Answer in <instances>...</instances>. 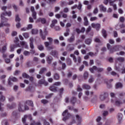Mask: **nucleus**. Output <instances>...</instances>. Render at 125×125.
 Listing matches in <instances>:
<instances>
[{"mask_svg":"<svg viewBox=\"0 0 125 125\" xmlns=\"http://www.w3.org/2000/svg\"><path fill=\"white\" fill-rule=\"evenodd\" d=\"M107 48L108 50H109L110 53H113L116 51H119V50H122V49H124L125 50V46L122 47V45H116L114 47L111 46V45L109 43L107 44Z\"/></svg>","mask_w":125,"mask_h":125,"instance_id":"1","label":"nucleus"},{"mask_svg":"<svg viewBox=\"0 0 125 125\" xmlns=\"http://www.w3.org/2000/svg\"><path fill=\"white\" fill-rule=\"evenodd\" d=\"M19 39L18 37L15 38V40L14 41V43L15 44L12 45L10 46V51L12 52V51H14V48H17V47H21L20 44H19Z\"/></svg>","mask_w":125,"mask_h":125,"instance_id":"2","label":"nucleus"},{"mask_svg":"<svg viewBox=\"0 0 125 125\" xmlns=\"http://www.w3.org/2000/svg\"><path fill=\"white\" fill-rule=\"evenodd\" d=\"M12 15V13L11 11H9L8 12H3L0 15V18L1 19H2V21L3 20V19L5 20V21H7L8 20L7 18H5V17H4V16H8L9 17H10V16H11Z\"/></svg>","mask_w":125,"mask_h":125,"instance_id":"3","label":"nucleus"},{"mask_svg":"<svg viewBox=\"0 0 125 125\" xmlns=\"http://www.w3.org/2000/svg\"><path fill=\"white\" fill-rule=\"evenodd\" d=\"M62 116L63 117L62 119V121L63 122H66V121H68L69 119L71 117V114L69 113L68 112V110H65L63 113H62Z\"/></svg>","mask_w":125,"mask_h":125,"instance_id":"4","label":"nucleus"},{"mask_svg":"<svg viewBox=\"0 0 125 125\" xmlns=\"http://www.w3.org/2000/svg\"><path fill=\"white\" fill-rule=\"evenodd\" d=\"M0 101L1 102H4L5 101V97L2 95V92H0ZM4 108L1 106V103H0V111L2 112Z\"/></svg>","mask_w":125,"mask_h":125,"instance_id":"5","label":"nucleus"},{"mask_svg":"<svg viewBox=\"0 0 125 125\" xmlns=\"http://www.w3.org/2000/svg\"><path fill=\"white\" fill-rule=\"evenodd\" d=\"M40 36L41 37V39L44 41L45 40L46 35H47V32L46 31V30L45 29L44 31V32H42V29L40 30Z\"/></svg>","mask_w":125,"mask_h":125,"instance_id":"6","label":"nucleus"},{"mask_svg":"<svg viewBox=\"0 0 125 125\" xmlns=\"http://www.w3.org/2000/svg\"><path fill=\"white\" fill-rule=\"evenodd\" d=\"M94 70L98 71V72H103L104 69L103 68H98L96 66H93L92 68H89V71L91 73H93Z\"/></svg>","mask_w":125,"mask_h":125,"instance_id":"7","label":"nucleus"},{"mask_svg":"<svg viewBox=\"0 0 125 125\" xmlns=\"http://www.w3.org/2000/svg\"><path fill=\"white\" fill-rule=\"evenodd\" d=\"M27 118H28L29 120H32V115L30 114H29L28 115H24V117L22 119V122L23 124L24 125H28V124L26 123V119Z\"/></svg>","mask_w":125,"mask_h":125,"instance_id":"8","label":"nucleus"},{"mask_svg":"<svg viewBox=\"0 0 125 125\" xmlns=\"http://www.w3.org/2000/svg\"><path fill=\"white\" fill-rule=\"evenodd\" d=\"M30 10L32 12V16L33 19H37V12L35 11V7L31 6L30 8Z\"/></svg>","mask_w":125,"mask_h":125,"instance_id":"9","label":"nucleus"},{"mask_svg":"<svg viewBox=\"0 0 125 125\" xmlns=\"http://www.w3.org/2000/svg\"><path fill=\"white\" fill-rule=\"evenodd\" d=\"M18 110L19 112H24L25 111L24 104L23 103H19Z\"/></svg>","mask_w":125,"mask_h":125,"instance_id":"10","label":"nucleus"},{"mask_svg":"<svg viewBox=\"0 0 125 125\" xmlns=\"http://www.w3.org/2000/svg\"><path fill=\"white\" fill-rule=\"evenodd\" d=\"M90 94L91 95V97H92L91 100L92 102L94 103L96 101H97V96L96 95H94V92H90Z\"/></svg>","mask_w":125,"mask_h":125,"instance_id":"11","label":"nucleus"},{"mask_svg":"<svg viewBox=\"0 0 125 125\" xmlns=\"http://www.w3.org/2000/svg\"><path fill=\"white\" fill-rule=\"evenodd\" d=\"M91 25L92 27V28L96 29L98 31V30H99V29H100V24L99 23H91Z\"/></svg>","mask_w":125,"mask_h":125,"instance_id":"12","label":"nucleus"},{"mask_svg":"<svg viewBox=\"0 0 125 125\" xmlns=\"http://www.w3.org/2000/svg\"><path fill=\"white\" fill-rule=\"evenodd\" d=\"M107 98V93H104L100 95V99L101 101H104Z\"/></svg>","mask_w":125,"mask_h":125,"instance_id":"13","label":"nucleus"},{"mask_svg":"<svg viewBox=\"0 0 125 125\" xmlns=\"http://www.w3.org/2000/svg\"><path fill=\"white\" fill-rule=\"evenodd\" d=\"M67 50L68 51H72L75 49V46L73 44H69L67 45Z\"/></svg>","mask_w":125,"mask_h":125,"instance_id":"14","label":"nucleus"},{"mask_svg":"<svg viewBox=\"0 0 125 125\" xmlns=\"http://www.w3.org/2000/svg\"><path fill=\"white\" fill-rule=\"evenodd\" d=\"M4 22H6L5 21V20L4 19H1V23H0V28L1 27H3V26H10V24H9V23H6V24H4Z\"/></svg>","mask_w":125,"mask_h":125,"instance_id":"15","label":"nucleus"},{"mask_svg":"<svg viewBox=\"0 0 125 125\" xmlns=\"http://www.w3.org/2000/svg\"><path fill=\"white\" fill-rule=\"evenodd\" d=\"M50 54L54 57H57L58 56V52L55 50H53L51 51Z\"/></svg>","mask_w":125,"mask_h":125,"instance_id":"16","label":"nucleus"},{"mask_svg":"<svg viewBox=\"0 0 125 125\" xmlns=\"http://www.w3.org/2000/svg\"><path fill=\"white\" fill-rule=\"evenodd\" d=\"M100 10L103 12H106L107 11V8L104 6L103 4L99 5Z\"/></svg>","mask_w":125,"mask_h":125,"instance_id":"17","label":"nucleus"},{"mask_svg":"<svg viewBox=\"0 0 125 125\" xmlns=\"http://www.w3.org/2000/svg\"><path fill=\"white\" fill-rule=\"evenodd\" d=\"M57 87L55 86V85L53 84L50 87L49 89L51 91H53V92H56V91H57Z\"/></svg>","mask_w":125,"mask_h":125,"instance_id":"18","label":"nucleus"},{"mask_svg":"<svg viewBox=\"0 0 125 125\" xmlns=\"http://www.w3.org/2000/svg\"><path fill=\"white\" fill-rule=\"evenodd\" d=\"M37 48L39 50H40V51H42V50H44V46L42 44H39L37 46Z\"/></svg>","mask_w":125,"mask_h":125,"instance_id":"19","label":"nucleus"},{"mask_svg":"<svg viewBox=\"0 0 125 125\" xmlns=\"http://www.w3.org/2000/svg\"><path fill=\"white\" fill-rule=\"evenodd\" d=\"M37 21L38 22H41L42 24H45L46 23V20L45 18H39Z\"/></svg>","mask_w":125,"mask_h":125,"instance_id":"20","label":"nucleus"},{"mask_svg":"<svg viewBox=\"0 0 125 125\" xmlns=\"http://www.w3.org/2000/svg\"><path fill=\"white\" fill-rule=\"evenodd\" d=\"M57 20H53L52 21V23L50 25L51 28H54V27L55 26V24H57L58 22Z\"/></svg>","mask_w":125,"mask_h":125,"instance_id":"21","label":"nucleus"},{"mask_svg":"<svg viewBox=\"0 0 125 125\" xmlns=\"http://www.w3.org/2000/svg\"><path fill=\"white\" fill-rule=\"evenodd\" d=\"M118 120L119 123H121L123 121V114L122 113H118L117 115Z\"/></svg>","mask_w":125,"mask_h":125,"instance_id":"22","label":"nucleus"},{"mask_svg":"<svg viewBox=\"0 0 125 125\" xmlns=\"http://www.w3.org/2000/svg\"><path fill=\"white\" fill-rule=\"evenodd\" d=\"M110 96L111 97V103H114L115 100H116V98L115 97V94L114 93H110Z\"/></svg>","mask_w":125,"mask_h":125,"instance_id":"23","label":"nucleus"},{"mask_svg":"<svg viewBox=\"0 0 125 125\" xmlns=\"http://www.w3.org/2000/svg\"><path fill=\"white\" fill-rule=\"evenodd\" d=\"M53 77H54V80H55L56 81L59 80V79L60 78V76L58 73L54 74Z\"/></svg>","mask_w":125,"mask_h":125,"instance_id":"24","label":"nucleus"},{"mask_svg":"<svg viewBox=\"0 0 125 125\" xmlns=\"http://www.w3.org/2000/svg\"><path fill=\"white\" fill-rule=\"evenodd\" d=\"M46 61L48 64H51V62L52 61V57L49 56L47 57Z\"/></svg>","mask_w":125,"mask_h":125,"instance_id":"25","label":"nucleus"},{"mask_svg":"<svg viewBox=\"0 0 125 125\" xmlns=\"http://www.w3.org/2000/svg\"><path fill=\"white\" fill-rule=\"evenodd\" d=\"M88 72L87 71H85L83 74V78L84 80H87V78H88Z\"/></svg>","mask_w":125,"mask_h":125,"instance_id":"26","label":"nucleus"},{"mask_svg":"<svg viewBox=\"0 0 125 125\" xmlns=\"http://www.w3.org/2000/svg\"><path fill=\"white\" fill-rule=\"evenodd\" d=\"M89 83H93V82H94V77H93V76L91 75L90 76V78L88 81Z\"/></svg>","mask_w":125,"mask_h":125,"instance_id":"27","label":"nucleus"},{"mask_svg":"<svg viewBox=\"0 0 125 125\" xmlns=\"http://www.w3.org/2000/svg\"><path fill=\"white\" fill-rule=\"evenodd\" d=\"M59 64H62V70H64V69H65V68H66V63H63L62 62V61H61V60L59 61Z\"/></svg>","mask_w":125,"mask_h":125,"instance_id":"28","label":"nucleus"},{"mask_svg":"<svg viewBox=\"0 0 125 125\" xmlns=\"http://www.w3.org/2000/svg\"><path fill=\"white\" fill-rule=\"evenodd\" d=\"M7 106L8 109H13L16 106V104L15 103H13L11 105L8 104Z\"/></svg>","mask_w":125,"mask_h":125,"instance_id":"29","label":"nucleus"},{"mask_svg":"<svg viewBox=\"0 0 125 125\" xmlns=\"http://www.w3.org/2000/svg\"><path fill=\"white\" fill-rule=\"evenodd\" d=\"M116 88H122L123 87V84L121 83H117L115 85Z\"/></svg>","mask_w":125,"mask_h":125,"instance_id":"30","label":"nucleus"},{"mask_svg":"<svg viewBox=\"0 0 125 125\" xmlns=\"http://www.w3.org/2000/svg\"><path fill=\"white\" fill-rule=\"evenodd\" d=\"M83 87L84 89H90L91 88L90 86L87 84H84L83 85Z\"/></svg>","mask_w":125,"mask_h":125,"instance_id":"31","label":"nucleus"},{"mask_svg":"<svg viewBox=\"0 0 125 125\" xmlns=\"http://www.w3.org/2000/svg\"><path fill=\"white\" fill-rule=\"evenodd\" d=\"M26 104H27V105H29V106H31V107H33V106H34V104L33 103V102L30 100L26 101Z\"/></svg>","mask_w":125,"mask_h":125,"instance_id":"32","label":"nucleus"},{"mask_svg":"<svg viewBox=\"0 0 125 125\" xmlns=\"http://www.w3.org/2000/svg\"><path fill=\"white\" fill-rule=\"evenodd\" d=\"M39 83L40 84H42L43 83L45 84V85H47L48 84V83L47 82H45V81L44 80V79H42L39 81Z\"/></svg>","mask_w":125,"mask_h":125,"instance_id":"33","label":"nucleus"},{"mask_svg":"<svg viewBox=\"0 0 125 125\" xmlns=\"http://www.w3.org/2000/svg\"><path fill=\"white\" fill-rule=\"evenodd\" d=\"M122 104H123V103L120 101L119 100H116L115 101V104L116 106H120V105H122Z\"/></svg>","mask_w":125,"mask_h":125,"instance_id":"34","label":"nucleus"},{"mask_svg":"<svg viewBox=\"0 0 125 125\" xmlns=\"http://www.w3.org/2000/svg\"><path fill=\"white\" fill-rule=\"evenodd\" d=\"M46 71H47L46 68L43 67L39 71V74H41L42 75V74H43V73H44V72H46Z\"/></svg>","mask_w":125,"mask_h":125,"instance_id":"35","label":"nucleus"},{"mask_svg":"<svg viewBox=\"0 0 125 125\" xmlns=\"http://www.w3.org/2000/svg\"><path fill=\"white\" fill-rule=\"evenodd\" d=\"M70 56L73 58L74 62H75V63H77V58L76 57V56H75L74 54H71L70 55Z\"/></svg>","mask_w":125,"mask_h":125,"instance_id":"36","label":"nucleus"},{"mask_svg":"<svg viewBox=\"0 0 125 125\" xmlns=\"http://www.w3.org/2000/svg\"><path fill=\"white\" fill-rule=\"evenodd\" d=\"M6 49H7L6 45H5L2 47L1 50H0V51H1L2 53H4V52L6 51Z\"/></svg>","mask_w":125,"mask_h":125,"instance_id":"37","label":"nucleus"},{"mask_svg":"<svg viewBox=\"0 0 125 125\" xmlns=\"http://www.w3.org/2000/svg\"><path fill=\"white\" fill-rule=\"evenodd\" d=\"M91 42H92L91 39H87L85 40V43L86 44H90V43H91Z\"/></svg>","mask_w":125,"mask_h":125,"instance_id":"38","label":"nucleus"},{"mask_svg":"<svg viewBox=\"0 0 125 125\" xmlns=\"http://www.w3.org/2000/svg\"><path fill=\"white\" fill-rule=\"evenodd\" d=\"M84 26H88V21L87 20V17H85L84 18Z\"/></svg>","mask_w":125,"mask_h":125,"instance_id":"39","label":"nucleus"},{"mask_svg":"<svg viewBox=\"0 0 125 125\" xmlns=\"http://www.w3.org/2000/svg\"><path fill=\"white\" fill-rule=\"evenodd\" d=\"M75 41V36H72L69 39H68L69 42H73Z\"/></svg>","mask_w":125,"mask_h":125,"instance_id":"40","label":"nucleus"},{"mask_svg":"<svg viewBox=\"0 0 125 125\" xmlns=\"http://www.w3.org/2000/svg\"><path fill=\"white\" fill-rule=\"evenodd\" d=\"M87 54L89 56H91V57H93V56H96L97 55V53H94L93 52H90L88 53Z\"/></svg>","mask_w":125,"mask_h":125,"instance_id":"41","label":"nucleus"},{"mask_svg":"<svg viewBox=\"0 0 125 125\" xmlns=\"http://www.w3.org/2000/svg\"><path fill=\"white\" fill-rule=\"evenodd\" d=\"M22 78H24L25 79H29L30 78V76L27 74L26 73H22Z\"/></svg>","mask_w":125,"mask_h":125,"instance_id":"42","label":"nucleus"},{"mask_svg":"<svg viewBox=\"0 0 125 125\" xmlns=\"http://www.w3.org/2000/svg\"><path fill=\"white\" fill-rule=\"evenodd\" d=\"M21 45H22V46H24V47H27L28 45H27V42H25L22 41V42H21Z\"/></svg>","mask_w":125,"mask_h":125,"instance_id":"43","label":"nucleus"},{"mask_svg":"<svg viewBox=\"0 0 125 125\" xmlns=\"http://www.w3.org/2000/svg\"><path fill=\"white\" fill-rule=\"evenodd\" d=\"M22 36L25 38V39H29V33L27 32L23 33Z\"/></svg>","mask_w":125,"mask_h":125,"instance_id":"44","label":"nucleus"},{"mask_svg":"<svg viewBox=\"0 0 125 125\" xmlns=\"http://www.w3.org/2000/svg\"><path fill=\"white\" fill-rule=\"evenodd\" d=\"M31 33L33 35H37V34L39 33V31H38L37 29H32Z\"/></svg>","mask_w":125,"mask_h":125,"instance_id":"45","label":"nucleus"},{"mask_svg":"<svg viewBox=\"0 0 125 125\" xmlns=\"http://www.w3.org/2000/svg\"><path fill=\"white\" fill-rule=\"evenodd\" d=\"M9 80L12 82H17V78L13 77H10Z\"/></svg>","mask_w":125,"mask_h":125,"instance_id":"46","label":"nucleus"},{"mask_svg":"<svg viewBox=\"0 0 125 125\" xmlns=\"http://www.w3.org/2000/svg\"><path fill=\"white\" fill-rule=\"evenodd\" d=\"M102 34L104 38H106L107 37V33L106 32V30L103 29L102 30Z\"/></svg>","mask_w":125,"mask_h":125,"instance_id":"47","label":"nucleus"},{"mask_svg":"<svg viewBox=\"0 0 125 125\" xmlns=\"http://www.w3.org/2000/svg\"><path fill=\"white\" fill-rule=\"evenodd\" d=\"M63 91H64V88H61L59 90L60 96L61 98V95L63 94Z\"/></svg>","mask_w":125,"mask_h":125,"instance_id":"48","label":"nucleus"},{"mask_svg":"<svg viewBox=\"0 0 125 125\" xmlns=\"http://www.w3.org/2000/svg\"><path fill=\"white\" fill-rule=\"evenodd\" d=\"M107 50V49L106 48V47H103V48H102L101 49V51L102 52L101 53V54H104V52H106V51Z\"/></svg>","mask_w":125,"mask_h":125,"instance_id":"49","label":"nucleus"},{"mask_svg":"<svg viewBox=\"0 0 125 125\" xmlns=\"http://www.w3.org/2000/svg\"><path fill=\"white\" fill-rule=\"evenodd\" d=\"M66 63L67 65H71V64H72V61H71V59H67L66 60Z\"/></svg>","mask_w":125,"mask_h":125,"instance_id":"50","label":"nucleus"},{"mask_svg":"<svg viewBox=\"0 0 125 125\" xmlns=\"http://www.w3.org/2000/svg\"><path fill=\"white\" fill-rule=\"evenodd\" d=\"M117 60L120 62H124V61H125V58L123 57H119L117 58Z\"/></svg>","mask_w":125,"mask_h":125,"instance_id":"51","label":"nucleus"},{"mask_svg":"<svg viewBox=\"0 0 125 125\" xmlns=\"http://www.w3.org/2000/svg\"><path fill=\"white\" fill-rule=\"evenodd\" d=\"M71 101L73 104H75V103H76V102L77 101V99L75 97H73L71 99Z\"/></svg>","mask_w":125,"mask_h":125,"instance_id":"52","label":"nucleus"},{"mask_svg":"<svg viewBox=\"0 0 125 125\" xmlns=\"http://www.w3.org/2000/svg\"><path fill=\"white\" fill-rule=\"evenodd\" d=\"M93 13L94 14H97V13H98V8L97 7L95 8L94 9Z\"/></svg>","mask_w":125,"mask_h":125,"instance_id":"53","label":"nucleus"},{"mask_svg":"<svg viewBox=\"0 0 125 125\" xmlns=\"http://www.w3.org/2000/svg\"><path fill=\"white\" fill-rule=\"evenodd\" d=\"M110 74L112 76H117L118 78H119V75L117 74V73H116L115 71H112L110 73Z\"/></svg>","mask_w":125,"mask_h":125,"instance_id":"54","label":"nucleus"},{"mask_svg":"<svg viewBox=\"0 0 125 125\" xmlns=\"http://www.w3.org/2000/svg\"><path fill=\"white\" fill-rule=\"evenodd\" d=\"M50 43L49 42H44V44L46 48H47V47H48V46H49Z\"/></svg>","mask_w":125,"mask_h":125,"instance_id":"55","label":"nucleus"},{"mask_svg":"<svg viewBox=\"0 0 125 125\" xmlns=\"http://www.w3.org/2000/svg\"><path fill=\"white\" fill-rule=\"evenodd\" d=\"M15 20L16 22H20V18H19V16L18 15L16 16Z\"/></svg>","mask_w":125,"mask_h":125,"instance_id":"56","label":"nucleus"},{"mask_svg":"<svg viewBox=\"0 0 125 125\" xmlns=\"http://www.w3.org/2000/svg\"><path fill=\"white\" fill-rule=\"evenodd\" d=\"M54 85H56V86H58L59 85H61V82H55L54 83Z\"/></svg>","mask_w":125,"mask_h":125,"instance_id":"57","label":"nucleus"},{"mask_svg":"<svg viewBox=\"0 0 125 125\" xmlns=\"http://www.w3.org/2000/svg\"><path fill=\"white\" fill-rule=\"evenodd\" d=\"M42 103L43 104H47V103H48V101L46 100H42L41 101Z\"/></svg>","mask_w":125,"mask_h":125,"instance_id":"58","label":"nucleus"},{"mask_svg":"<svg viewBox=\"0 0 125 125\" xmlns=\"http://www.w3.org/2000/svg\"><path fill=\"white\" fill-rule=\"evenodd\" d=\"M119 20L120 22H121L122 23H124V22H125V18L123 17H121L120 18Z\"/></svg>","mask_w":125,"mask_h":125,"instance_id":"59","label":"nucleus"},{"mask_svg":"<svg viewBox=\"0 0 125 125\" xmlns=\"http://www.w3.org/2000/svg\"><path fill=\"white\" fill-rule=\"evenodd\" d=\"M38 14L40 16H43V12H42V10H40L39 11Z\"/></svg>","mask_w":125,"mask_h":125,"instance_id":"60","label":"nucleus"},{"mask_svg":"<svg viewBox=\"0 0 125 125\" xmlns=\"http://www.w3.org/2000/svg\"><path fill=\"white\" fill-rule=\"evenodd\" d=\"M54 30H55V31H60V30L61 29L60 28V26H55L54 28Z\"/></svg>","mask_w":125,"mask_h":125,"instance_id":"61","label":"nucleus"},{"mask_svg":"<svg viewBox=\"0 0 125 125\" xmlns=\"http://www.w3.org/2000/svg\"><path fill=\"white\" fill-rule=\"evenodd\" d=\"M90 20V21H95V20H97V17H91Z\"/></svg>","mask_w":125,"mask_h":125,"instance_id":"62","label":"nucleus"},{"mask_svg":"<svg viewBox=\"0 0 125 125\" xmlns=\"http://www.w3.org/2000/svg\"><path fill=\"white\" fill-rule=\"evenodd\" d=\"M63 12H64V13H67L68 12H69V8L65 7L63 9Z\"/></svg>","mask_w":125,"mask_h":125,"instance_id":"63","label":"nucleus"},{"mask_svg":"<svg viewBox=\"0 0 125 125\" xmlns=\"http://www.w3.org/2000/svg\"><path fill=\"white\" fill-rule=\"evenodd\" d=\"M2 125H8V124L7 123V120H4L2 122Z\"/></svg>","mask_w":125,"mask_h":125,"instance_id":"64","label":"nucleus"}]
</instances>
